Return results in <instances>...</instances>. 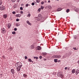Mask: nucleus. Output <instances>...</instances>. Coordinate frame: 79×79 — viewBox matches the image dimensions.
Segmentation results:
<instances>
[{"label": "nucleus", "mask_w": 79, "mask_h": 79, "mask_svg": "<svg viewBox=\"0 0 79 79\" xmlns=\"http://www.w3.org/2000/svg\"><path fill=\"white\" fill-rule=\"evenodd\" d=\"M40 14L39 15H38V17L36 18V19L37 20V21H40V17H39V16H40Z\"/></svg>", "instance_id": "11"}, {"label": "nucleus", "mask_w": 79, "mask_h": 79, "mask_svg": "<svg viewBox=\"0 0 79 79\" xmlns=\"http://www.w3.org/2000/svg\"><path fill=\"white\" fill-rule=\"evenodd\" d=\"M12 0V2H13V3H14V2H15V0Z\"/></svg>", "instance_id": "38"}, {"label": "nucleus", "mask_w": 79, "mask_h": 79, "mask_svg": "<svg viewBox=\"0 0 79 79\" xmlns=\"http://www.w3.org/2000/svg\"><path fill=\"white\" fill-rule=\"evenodd\" d=\"M42 55H43V56H45V55H47V53L46 52L43 53H42Z\"/></svg>", "instance_id": "20"}, {"label": "nucleus", "mask_w": 79, "mask_h": 79, "mask_svg": "<svg viewBox=\"0 0 79 79\" xmlns=\"http://www.w3.org/2000/svg\"><path fill=\"white\" fill-rule=\"evenodd\" d=\"M44 2L45 3H46V2H47V1H46V0H45L44 1Z\"/></svg>", "instance_id": "50"}, {"label": "nucleus", "mask_w": 79, "mask_h": 79, "mask_svg": "<svg viewBox=\"0 0 79 79\" xmlns=\"http://www.w3.org/2000/svg\"><path fill=\"white\" fill-rule=\"evenodd\" d=\"M48 8H49V9H51V8H52V7L51 6H48Z\"/></svg>", "instance_id": "43"}, {"label": "nucleus", "mask_w": 79, "mask_h": 79, "mask_svg": "<svg viewBox=\"0 0 79 79\" xmlns=\"http://www.w3.org/2000/svg\"><path fill=\"white\" fill-rule=\"evenodd\" d=\"M54 61L55 63H57V62H58V59H54Z\"/></svg>", "instance_id": "18"}, {"label": "nucleus", "mask_w": 79, "mask_h": 79, "mask_svg": "<svg viewBox=\"0 0 79 79\" xmlns=\"http://www.w3.org/2000/svg\"><path fill=\"white\" fill-rule=\"evenodd\" d=\"M73 49H74L75 50H77L78 49L76 48H73Z\"/></svg>", "instance_id": "30"}, {"label": "nucleus", "mask_w": 79, "mask_h": 79, "mask_svg": "<svg viewBox=\"0 0 79 79\" xmlns=\"http://www.w3.org/2000/svg\"><path fill=\"white\" fill-rule=\"evenodd\" d=\"M57 0V1H59V0Z\"/></svg>", "instance_id": "52"}, {"label": "nucleus", "mask_w": 79, "mask_h": 79, "mask_svg": "<svg viewBox=\"0 0 79 79\" xmlns=\"http://www.w3.org/2000/svg\"><path fill=\"white\" fill-rule=\"evenodd\" d=\"M33 58H34V59L36 58V60H37V59H38V57H34Z\"/></svg>", "instance_id": "31"}, {"label": "nucleus", "mask_w": 79, "mask_h": 79, "mask_svg": "<svg viewBox=\"0 0 79 79\" xmlns=\"http://www.w3.org/2000/svg\"><path fill=\"white\" fill-rule=\"evenodd\" d=\"M19 21V19H16V21Z\"/></svg>", "instance_id": "37"}, {"label": "nucleus", "mask_w": 79, "mask_h": 79, "mask_svg": "<svg viewBox=\"0 0 79 79\" xmlns=\"http://www.w3.org/2000/svg\"><path fill=\"white\" fill-rule=\"evenodd\" d=\"M41 9H42V10H43V9H44V7H43V6H41Z\"/></svg>", "instance_id": "32"}, {"label": "nucleus", "mask_w": 79, "mask_h": 79, "mask_svg": "<svg viewBox=\"0 0 79 79\" xmlns=\"http://www.w3.org/2000/svg\"><path fill=\"white\" fill-rule=\"evenodd\" d=\"M21 14H23V11H21L20 12Z\"/></svg>", "instance_id": "44"}, {"label": "nucleus", "mask_w": 79, "mask_h": 79, "mask_svg": "<svg viewBox=\"0 0 79 79\" xmlns=\"http://www.w3.org/2000/svg\"><path fill=\"white\" fill-rule=\"evenodd\" d=\"M21 67H18L17 69V71H18V72L20 71V70H21Z\"/></svg>", "instance_id": "5"}, {"label": "nucleus", "mask_w": 79, "mask_h": 79, "mask_svg": "<svg viewBox=\"0 0 79 79\" xmlns=\"http://www.w3.org/2000/svg\"><path fill=\"white\" fill-rule=\"evenodd\" d=\"M68 68V67H65V68H64V69L65 70H66V69H67Z\"/></svg>", "instance_id": "42"}, {"label": "nucleus", "mask_w": 79, "mask_h": 79, "mask_svg": "<svg viewBox=\"0 0 79 79\" xmlns=\"http://www.w3.org/2000/svg\"><path fill=\"white\" fill-rule=\"evenodd\" d=\"M31 5H35V4L34 3L32 2L31 3Z\"/></svg>", "instance_id": "39"}, {"label": "nucleus", "mask_w": 79, "mask_h": 79, "mask_svg": "<svg viewBox=\"0 0 79 79\" xmlns=\"http://www.w3.org/2000/svg\"><path fill=\"white\" fill-rule=\"evenodd\" d=\"M4 9H5V6H0V10H1V11H3Z\"/></svg>", "instance_id": "3"}, {"label": "nucleus", "mask_w": 79, "mask_h": 79, "mask_svg": "<svg viewBox=\"0 0 79 79\" xmlns=\"http://www.w3.org/2000/svg\"><path fill=\"white\" fill-rule=\"evenodd\" d=\"M69 9H68L66 11L67 13H69Z\"/></svg>", "instance_id": "27"}, {"label": "nucleus", "mask_w": 79, "mask_h": 79, "mask_svg": "<svg viewBox=\"0 0 79 79\" xmlns=\"http://www.w3.org/2000/svg\"><path fill=\"white\" fill-rule=\"evenodd\" d=\"M42 58V57L41 56H40L39 57V58H40V59H41Z\"/></svg>", "instance_id": "45"}, {"label": "nucleus", "mask_w": 79, "mask_h": 79, "mask_svg": "<svg viewBox=\"0 0 79 79\" xmlns=\"http://www.w3.org/2000/svg\"><path fill=\"white\" fill-rule=\"evenodd\" d=\"M2 0H0V5H2Z\"/></svg>", "instance_id": "25"}, {"label": "nucleus", "mask_w": 79, "mask_h": 79, "mask_svg": "<svg viewBox=\"0 0 79 79\" xmlns=\"http://www.w3.org/2000/svg\"><path fill=\"white\" fill-rule=\"evenodd\" d=\"M20 1V0H18L17 1V2H19V1Z\"/></svg>", "instance_id": "48"}, {"label": "nucleus", "mask_w": 79, "mask_h": 79, "mask_svg": "<svg viewBox=\"0 0 79 79\" xmlns=\"http://www.w3.org/2000/svg\"><path fill=\"white\" fill-rule=\"evenodd\" d=\"M28 61L29 62H32V60L31 59H28Z\"/></svg>", "instance_id": "24"}, {"label": "nucleus", "mask_w": 79, "mask_h": 79, "mask_svg": "<svg viewBox=\"0 0 79 79\" xmlns=\"http://www.w3.org/2000/svg\"><path fill=\"white\" fill-rule=\"evenodd\" d=\"M44 3V2L43 1L41 2V5H43Z\"/></svg>", "instance_id": "33"}, {"label": "nucleus", "mask_w": 79, "mask_h": 79, "mask_svg": "<svg viewBox=\"0 0 79 79\" xmlns=\"http://www.w3.org/2000/svg\"><path fill=\"white\" fill-rule=\"evenodd\" d=\"M46 60V59H44V60L45 61Z\"/></svg>", "instance_id": "51"}, {"label": "nucleus", "mask_w": 79, "mask_h": 79, "mask_svg": "<svg viewBox=\"0 0 79 79\" xmlns=\"http://www.w3.org/2000/svg\"><path fill=\"white\" fill-rule=\"evenodd\" d=\"M36 2L39 3L40 2V0H36Z\"/></svg>", "instance_id": "28"}, {"label": "nucleus", "mask_w": 79, "mask_h": 79, "mask_svg": "<svg viewBox=\"0 0 79 79\" xmlns=\"http://www.w3.org/2000/svg\"><path fill=\"white\" fill-rule=\"evenodd\" d=\"M2 32L4 34V33H5L6 32V30H5V28H3L2 29Z\"/></svg>", "instance_id": "4"}, {"label": "nucleus", "mask_w": 79, "mask_h": 79, "mask_svg": "<svg viewBox=\"0 0 79 79\" xmlns=\"http://www.w3.org/2000/svg\"><path fill=\"white\" fill-rule=\"evenodd\" d=\"M27 24H28L30 26H31V23H30V22H29V21H27Z\"/></svg>", "instance_id": "15"}, {"label": "nucleus", "mask_w": 79, "mask_h": 79, "mask_svg": "<svg viewBox=\"0 0 79 79\" xmlns=\"http://www.w3.org/2000/svg\"><path fill=\"white\" fill-rule=\"evenodd\" d=\"M20 10H23V7H20Z\"/></svg>", "instance_id": "34"}, {"label": "nucleus", "mask_w": 79, "mask_h": 79, "mask_svg": "<svg viewBox=\"0 0 79 79\" xmlns=\"http://www.w3.org/2000/svg\"><path fill=\"white\" fill-rule=\"evenodd\" d=\"M16 26H20V24L18 23H17L16 24Z\"/></svg>", "instance_id": "23"}, {"label": "nucleus", "mask_w": 79, "mask_h": 79, "mask_svg": "<svg viewBox=\"0 0 79 79\" xmlns=\"http://www.w3.org/2000/svg\"><path fill=\"white\" fill-rule=\"evenodd\" d=\"M40 10H41V8H39L38 10V12H40Z\"/></svg>", "instance_id": "26"}, {"label": "nucleus", "mask_w": 79, "mask_h": 79, "mask_svg": "<svg viewBox=\"0 0 79 79\" xmlns=\"http://www.w3.org/2000/svg\"><path fill=\"white\" fill-rule=\"evenodd\" d=\"M61 56L60 55H57L53 56L52 57L54 58H61Z\"/></svg>", "instance_id": "2"}, {"label": "nucleus", "mask_w": 79, "mask_h": 79, "mask_svg": "<svg viewBox=\"0 0 79 79\" xmlns=\"http://www.w3.org/2000/svg\"><path fill=\"white\" fill-rule=\"evenodd\" d=\"M30 48H31V49H33L34 48V45H32L30 47Z\"/></svg>", "instance_id": "17"}, {"label": "nucleus", "mask_w": 79, "mask_h": 79, "mask_svg": "<svg viewBox=\"0 0 79 79\" xmlns=\"http://www.w3.org/2000/svg\"><path fill=\"white\" fill-rule=\"evenodd\" d=\"M60 60H58V61H57V62H58V63L60 62Z\"/></svg>", "instance_id": "46"}, {"label": "nucleus", "mask_w": 79, "mask_h": 79, "mask_svg": "<svg viewBox=\"0 0 79 79\" xmlns=\"http://www.w3.org/2000/svg\"><path fill=\"white\" fill-rule=\"evenodd\" d=\"M30 16H31V14L30 13L28 14V15L27 16V17L29 18Z\"/></svg>", "instance_id": "21"}, {"label": "nucleus", "mask_w": 79, "mask_h": 79, "mask_svg": "<svg viewBox=\"0 0 79 79\" xmlns=\"http://www.w3.org/2000/svg\"><path fill=\"white\" fill-rule=\"evenodd\" d=\"M41 47L40 46H38L36 47V50H40L41 49Z\"/></svg>", "instance_id": "6"}, {"label": "nucleus", "mask_w": 79, "mask_h": 79, "mask_svg": "<svg viewBox=\"0 0 79 79\" xmlns=\"http://www.w3.org/2000/svg\"><path fill=\"white\" fill-rule=\"evenodd\" d=\"M72 73L73 74H74V73H75V72H76V70L75 69H73L72 71Z\"/></svg>", "instance_id": "16"}, {"label": "nucleus", "mask_w": 79, "mask_h": 79, "mask_svg": "<svg viewBox=\"0 0 79 79\" xmlns=\"http://www.w3.org/2000/svg\"><path fill=\"white\" fill-rule=\"evenodd\" d=\"M15 13H16V12L15 11H13L12 12V14H13V15H15Z\"/></svg>", "instance_id": "36"}, {"label": "nucleus", "mask_w": 79, "mask_h": 79, "mask_svg": "<svg viewBox=\"0 0 79 79\" xmlns=\"http://www.w3.org/2000/svg\"><path fill=\"white\" fill-rule=\"evenodd\" d=\"M62 10V8H58L57 10V11H60Z\"/></svg>", "instance_id": "12"}, {"label": "nucleus", "mask_w": 79, "mask_h": 79, "mask_svg": "<svg viewBox=\"0 0 79 79\" xmlns=\"http://www.w3.org/2000/svg\"><path fill=\"white\" fill-rule=\"evenodd\" d=\"M58 76L59 77L61 76H62V73L61 72H59L58 73Z\"/></svg>", "instance_id": "8"}, {"label": "nucleus", "mask_w": 79, "mask_h": 79, "mask_svg": "<svg viewBox=\"0 0 79 79\" xmlns=\"http://www.w3.org/2000/svg\"><path fill=\"white\" fill-rule=\"evenodd\" d=\"M74 38L75 39H77V37L76 36V35H74Z\"/></svg>", "instance_id": "29"}, {"label": "nucleus", "mask_w": 79, "mask_h": 79, "mask_svg": "<svg viewBox=\"0 0 79 79\" xmlns=\"http://www.w3.org/2000/svg\"><path fill=\"white\" fill-rule=\"evenodd\" d=\"M11 25L10 23H8V24H7L8 28V29H10V28L11 27Z\"/></svg>", "instance_id": "10"}, {"label": "nucleus", "mask_w": 79, "mask_h": 79, "mask_svg": "<svg viewBox=\"0 0 79 79\" xmlns=\"http://www.w3.org/2000/svg\"><path fill=\"white\" fill-rule=\"evenodd\" d=\"M28 6H30V4H27L25 5L26 7H27Z\"/></svg>", "instance_id": "22"}, {"label": "nucleus", "mask_w": 79, "mask_h": 79, "mask_svg": "<svg viewBox=\"0 0 79 79\" xmlns=\"http://www.w3.org/2000/svg\"><path fill=\"white\" fill-rule=\"evenodd\" d=\"M21 14H17L15 15L16 17H21Z\"/></svg>", "instance_id": "14"}, {"label": "nucleus", "mask_w": 79, "mask_h": 79, "mask_svg": "<svg viewBox=\"0 0 79 79\" xmlns=\"http://www.w3.org/2000/svg\"><path fill=\"white\" fill-rule=\"evenodd\" d=\"M48 3H50V1L48 0Z\"/></svg>", "instance_id": "49"}, {"label": "nucleus", "mask_w": 79, "mask_h": 79, "mask_svg": "<svg viewBox=\"0 0 79 79\" xmlns=\"http://www.w3.org/2000/svg\"><path fill=\"white\" fill-rule=\"evenodd\" d=\"M27 56H25V60H26L27 59Z\"/></svg>", "instance_id": "41"}, {"label": "nucleus", "mask_w": 79, "mask_h": 79, "mask_svg": "<svg viewBox=\"0 0 79 79\" xmlns=\"http://www.w3.org/2000/svg\"><path fill=\"white\" fill-rule=\"evenodd\" d=\"M7 17V15L6 14H4L3 15V17L4 19H6Z\"/></svg>", "instance_id": "7"}, {"label": "nucleus", "mask_w": 79, "mask_h": 79, "mask_svg": "<svg viewBox=\"0 0 79 79\" xmlns=\"http://www.w3.org/2000/svg\"><path fill=\"white\" fill-rule=\"evenodd\" d=\"M23 76L24 77H27V75L25 73L23 74Z\"/></svg>", "instance_id": "19"}, {"label": "nucleus", "mask_w": 79, "mask_h": 79, "mask_svg": "<svg viewBox=\"0 0 79 79\" xmlns=\"http://www.w3.org/2000/svg\"><path fill=\"white\" fill-rule=\"evenodd\" d=\"M77 63L78 64H79V59L78 60V61L77 62Z\"/></svg>", "instance_id": "47"}, {"label": "nucleus", "mask_w": 79, "mask_h": 79, "mask_svg": "<svg viewBox=\"0 0 79 79\" xmlns=\"http://www.w3.org/2000/svg\"><path fill=\"white\" fill-rule=\"evenodd\" d=\"M11 72L12 73V74H15V70L13 69H12L11 70Z\"/></svg>", "instance_id": "9"}, {"label": "nucleus", "mask_w": 79, "mask_h": 79, "mask_svg": "<svg viewBox=\"0 0 79 79\" xmlns=\"http://www.w3.org/2000/svg\"><path fill=\"white\" fill-rule=\"evenodd\" d=\"M14 30L15 31H17V28H15Z\"/></svg>", "instance_id": "40"}, {"label": "nucleus", "mask_w": 79, "mask_h": 79, "mask_svg": "<svg viewBox=\"0 0 79 79\" xmlns=\"http://www.w3.org/2000/svg\"><path fill=\"white\" fill-rule=\"evenodd\" d=\"M15 65H17L18 67H22V66H23V64H22L21 63L19 62H18L17 63H16Z\"/></svg>", "instance_id": "1"}, {"label": "nucleus", "mask_w": 79, "mask_h": 79, "mask_svg": "<svg viewBox=\"0 0 79 79\" xmlns=\"http://www.w3.org/2000/svg\"><path fill=\"white\" fill-rule=\"evenodd\" d=\"M79 73V70L78 69H77L76 71V75H77Z\"/></svg>", "instance_id": "13"}, {"label": "nucleus", "mask_w": 79, "mask_h": 79, "mask_svg": "<svg viewBox=\"0 0 79 79\" xmlns=\"http://www.w3.org/2000/svg\"><path fill=\"white\" fill-rule=\"evenodd\" d=\"M12 34H16V32H15V31L12 32Z\"/></svg>", "instance_id": "35"}]
</instances>
